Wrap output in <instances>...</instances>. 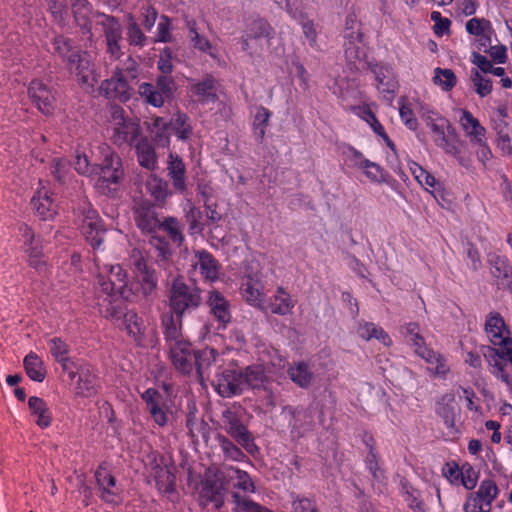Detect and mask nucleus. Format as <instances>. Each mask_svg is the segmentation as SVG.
I'll return each mask as SVG.
<instances>
[{"label":"nucleus","mask_w":512,"mask_h":512,"mask_svg":"<svg viewBox=\"0 0 512 512\" xmlns=\"http://www.w3.org/2000/svg\"><path fill=\"white\" fill-rule=\"evenodd\" d=\"M435 144L442 148L446 154L453 156L459 165L467 170L471 169L472 160L470 155L465 153L457 142L450 141L445 135L443 140H438Z\"/></svg>","instance_id":"nucleus-43"},{"label":"nucleus","mask_w":512,"mask_h":512,"mask_svg":"<svg viewBox=\"0 0 512 512\" xmlns=\"http://www.w3.org/2000/svg\"><path fill=\"white\" fill-rule=\"evenodd\" d=\"M224 429L234 438L248 453L254 454L258 448L254 442L252 435L242 424L238 416L227 410L223 413Z\"/></svg>","instance_id":"nucleus-14"},{"label":"nucleus","mask_w":512,"mask_h":512,"mask_svg":"<svg viewBox=\"0 0 512 512\" xmlns=\"http://www.w3.org/2000/svg\"><path fill=\"white\" fill-rule=\"evenodd\" d=\"M97 269L96 296L99 312L106 318H118L121 313V301L129 300L133 295V288L129 286L127 274L120 265L101 264L94 257Z\"/></svg>","instance_id":"nucleus-1"},{"label":"nucleus","mask_w":512,"mask_h":512,"mask_svg":"<svg viewBox=\"0 0 512 512\" xmlns=\"http://www.w3.org/2000/svg\"><path fill=\"white\" fill-rule=\"evenodd\" d=\"M256 354L260 363L248 366L243 373L245 389L265 388L276 369L285 367V360L269 343L259 341Z\"/></svg>","instance_id":"nucleus-2"},{"label":"nucleus","mask_w":512,"mask_h":512,"mask_svg":"<svg viewBox=\"0 0 512 512\" xmlns=\"http://www.w3.org/2000/svg\"><path fill=\"white\" fill-rule=\"evenodd\" d=\"M111 320L119 321L123 319L124 327L127 333L136 341H140L144 334V324L142 319L135 311H123V301H121V313L118 318H110Z\"/></svg>","instance_id":"nucleus-38"},{"label":"nucleus","mask_w":512,"mask_h":512,"mask_svg":"<svg viewBox=\"0 0 512 512\" xmlns=\"http://www.w3.org/2000/svg\"><path fill=\"white\" fill-rule=\"evenodd\" d=\"M484 330L489 342L498 347L496 354L503 360L512 363L511 331L499 312L488 313L485 319Z\"/></svg>","instance_id":"nucleus-4"},{"label":"nucleus","mask_w":512,"mask_h":512,"mask_svg":"<svg viewBox=\"0 0 512 512\" xmlns=\"http://www.w3.org/2000/svg\"><path fill=\"white\" fill-rule=\"evenodd\" d=\"M370 182L381 184L388 183L389 174L379 164L368 160L367 164L361 170Z\"/></svg>","instance_id":"nucleus-60"},{"label":"nucleus","mask_w":512,"mask_h":512,"mask_svg":"<svg viewBox=\"0 0 512 512\" xmlns=\"http://www.w3.org/2000/svg\"><path fill=\"white\" fill-rule=\"evenodd\" d=\"M457 82V76L451 69L436 67L433 70L432 83L442 92H450Z\"/></svg>","instance_id":"nucleus-49"},{"label":"nucleus","mask_w":512,"mask_h":512,"mask_svg":"<svg viewBox=\"0 0 512 512\" xmlns=\"http://www.w3.org/2000/svg\"><path fill=\"white\" fill-rule=\"evenodd\" d=\"M72 11L78 26L86 33H91L92 24L97 25L95 16L100 13H92L87 0H71Z\"/></svg>","instance_id":"nucleus-34"},{"label":"nucleus","mask_w":512,"mask_h":512,"mask_svg":"<svg viewBox=\"0 0 512 512\" xmlns=\"http://www.w3.org/2000/svg\"><path fill=\"white\" fill-rule=\"evenodd\" d=\"M154 423L160 427L168 424L170 414L167 411L164 396L154 388H149L141 395Z\"/></svg>","instance_id":"nucleus-19"},{"label":"nucleus","mask_w":512,"mask_h":512,"mask_svg":"<svg viewBox=\"0 0 512 512\" xmlns=\"http://www.w3.org/2000/svg\"><path fill=\"white\" fill-rule=\"evenodd\" d=\"M21 239L24 242V250L29 257L30 264L35 268H40L45 263L42 260V245L38 238H35L31 228L26 224L19 227Z\"/></svg>","instance_id":"nucleus-24"},{"label":"nucleus","mask_w":512,"mask_h":512,"mask_svg":"<svg viewBox=\"0 0 512 512\" xmlns=\"http://www.w3.org/2000/svg\"><path fill=\"white\" fill-rule=\"evenodd\" d=\"M189 38L195 49L208 54L218 65H225L220 49L213 45L205 36L200 35L194 25L189 28Z\"/></svg>","instance_id":"nucleus-33"},{"label":"nucleus","mask_w":512,"mask_h":512,"mask_svg":"<svg viewBox=\"0 0 512 512\" xmlns=\"http://www.w3.org/2000/svg\"><path fill=\"white\" fill-rule=\"evenodd\" d=\"M69 70L86 90L93 89L98 83L99 74L96 72L94 62L87 52H73L69 57Z\"/></svg>","instance_id":"nucleus-7"},{"label":"nucleus","mask_w":512,"mask_h":512,"mask_svg":"<svg viewBox=\"0 0 512 512\" xmlns=\"http://www.w3.org/2000/svg\"><path fill=\"white\" fill-rule=\"evenodd\" d=\"M161 325L168 344L184 339L182 335V317L174 312H167L162 316Z\"/></svg>","instance_id":"nucleus-39"},{"label":"nucleus","mask_w":512,"mask_h":512,"mask_svg":"<svg viewBox=\"0 0 512 512\" xmlns=\"http://www.w3.org/2000/svg\"><path fill=\"white\" fill-rule=\"evenodd\" d=\"M215 389L222 397H231L245 390L243 373L235 368H228L217 374Z\"/></svg>","instance_id":"nucleus-17"},{"label":"nucleus","mask_w":512,"mask_h":512,"mask_svg":"<svg viewBox=\"0 0 512 512\" xmlns=\"http://www.w3.org/2000/svg\"><path fill=\"white\" fill-rule=\"evenodd\" d=\"M372 71L377 81V89L386 98H392L397 89V82L391 67L382 64L373 66Z\"/></svg>","instance_id":"nucleus-29"},{"label":"nucleus","mask_w":512,"mask_h":512,"mask_svg":"<svg viewBox=\"0 0 512 512\" xmlns=\"http://www.w3.org/2000/svg\"><path fill=\"white\" fill-rule=\"evenodd\" d=\"M417 99H413L412 101H408L405 98H402L399 101V115L403 124L412 131L417 130L418 121L415 117V113H417L415 108V101Z\"/></svg>","instance_id":"nucleus-51"},{"label":"nucleus","mask_w":512,"mask_h":512,"mask_svg":"<svg viewBox=\"0 0 512 512\" xmlns=\"http://www.w3.org/2000/svg\"><path fill=\"white\" fill-rule=\"evenodd\" d=\"M290 379L300 387H308L312 381L313 374L309 371L308 365L299 362L291 366L288 370Z\"/></svg>","instance_id":"nucleus-55"},{"label":"nucleus","mask_w":512,"mask_h":512,"mask_svg":"<svg viewBox=\"0 0 512 512\" xmlns=\"http://www.w3.org/2000/svg\"><path fill=\"white\" fill-rule=\"evenodd\" d=\"M23 365L27 376L32 381H44L46 377V369L43 360L36 353H28L23 360Z\"/></svg>","instance_id":"nucleus-45"},{"label":"nucleus","mask_w":512,"mask_h":512,"mask_svg":"<svg viewBox=\"0 0 512 512\" xmlns=\"http://www.w3.org/2000/svg\"><path fill=\"white\" fill-rule=\"evenodd\" d=\"M168 345L169 356L175 368L182 373H190L194 368L195 360V352L191 343L186 339H181Z\"/></svg>","instance_id":"nucleus-16"},{"label":"nucleus","mask_w":512,"mask_h":512,"mask_svg":"<svg viewBox=\"0 0 512 512\" xmlns=\"http://www.w3.org/2000/svg\"><path fill=\"white\" fill-rule=\"evenodd\" d=\"M241 293L248 304L261 310H266L264 287L257 275L246 276L242 284Z\"/></svg>","instance_id":"nucleus-22"},{"label":"nucleus","mask_w":512,"mask_h":512,"mask_svg":"<svg viewBox=\"0 0 512 512\" xmlns=\"http://www.w3.org/2000/svg\"><path fill=\"white\" fill-rule=\"evenodd\" d=\"M415 108L417 114L425 122L427 127H429L434 142L436 143L438 140H443V137L446 135V130L450 128L449 121L433 107L421 100L415 101Z\"/></svg>","instance_id":"nucleus-12"},{"label":"nucleus","mask_w":512,"mask_h":512,"mask_svg":"<svg viewBox=\"0 0 512 512\" xmlns=\"http://www.w3.org/2000/svg\"><path fill=\"white\" fill-rule=\"evenodd\" d=\"M95 477L102 491V499L108 503H117L119 501V497L117 493L112 490V488L115 487L114 477L102 467L97 469Z\"/></svg>","instance_id":"nucleus-42"},{"label":"nucleus","mask_w":512,"mask_h":512,"mask_svg":"<svg viewBox=\"0 0 512 512\" xmlns=\"http://www.w3.org/2000/svg\"><path fill=\"white\" fill-rule=\"evenodd\" d=\"M95 163L93 185L97 190L106 193L110 184H118L124 175L121 158L106 143H101L91 150Z\"/></svg>","instance_id":"nucleus-3"},{"label":"nucleus","mask_w":512,"mask_h":512,"mask_svg":"<svg viewBox=\"0 0 512 512\" xmlns=\"http://www.w3.org/2000/svg\"><path fill=\"white\" fill-rule=\"evenodd\" d=\"M28 94L41 112L44 114L51 113L54 97L44 83L39 80H33L29 85Z\"/></svg>","instance_id":"nucleus-28"},{"label":"nucleus","mask_w":512,"mask_h":512,"mask_svg":"<svg viewBox=\"0 0 512 512\" xmlns=\"http://www.w3.org/2000/svg\"><path fill=\"white\" fill-rule=\"evenodd\" d=\"M31 204L36 214L43 220H50L57 214V204L47 183L39 182Z\"/></svg>","instance_id":"nucleus-20"},{"label":"nucleus","mask_w":512,"mask_h":512,"mask_svg":"<svg viewBox=\"0 0 512 512\" xmlns=\"http://www.w3.org/2000/svg\"><path fill=\"white\" fill-rule=\"evenodd\" d=\"M273 36V28L264 19H256L248 24L245 35L242 38V50L249 55L257 53L256 44L259 39H270Z\"/></svg>","instance_id":"nucleus-18"},{"label":"nucleus","mask_w":512,"mask_h":512,"mask_svg":"<svg viewBox=\"0 0 512 512\" xmlns=\"http://www.w3.org/2000/svg\"><path fill=\"white\" fill-rule=\"evenodd\" d=\"M342 155L349 167L359 170H362L369 160L361 151L351 145H346L342 148Z\"/></svg>","instance_id":"nucleus-58"},{"label":"nucleus","mask_w":512,"mask_h":512,"mask_svg":"<svg viewBox=\"0 0 512 512\" xmlns=\"http://www.w3.org/2000/svg\"><path fill=\"white\" fill-rule=\"evenodd\" d=\"M408 168L414 179L418 184L424 188L425 191L432 194L435 198L443 192V185L431 173L426 171L415 161L408 162Z\"/></svg>","instance_id":"nucleus-26"},{"label":"nucleus","mask_w":512,"mask_h":512,"mask_svg":"<svg viewBox=\"0 0 512 512\" xmlns=\"http://www.w3.org/2000/svg\"><path fill=\"white\" fill-rule=\"evenodd\" d=\"M217 361L218 354L213 348H206L198 353H195L194 366L197 368L199 377L203 378L205 369Z\"/></svg>","instance_id":"nucleus-57"},{"label":"nucleus","mask_w":512,"mask_h":512,"mask_svg":"<svg viewBox=\"0 0 512 512\" xmlns=\"http://www.w3.org/2000/svg\"><path fill=\"white\" fill-rule=\"evenodd\" d=\"M174 466L160 462H155L151 467L150 476L154 478L156 486L161 493H171L175 488Z\"/></svg>","instance_id":"nucleus-25"},{"label":"nucleus","mask_w":512,"mask_h":512,"mask_svg":"<svg viewBox=\"0 0 512 512\" xmlns=\"http://www.w3.org/2000/svg\"><path fill=\"white\" fill-rule=\"evenodd\" d=\"M421 358L427 363L428 370L436 376L444 377L450 370L446 359L432 349L422 351Z\"/></svg>","instance_id":"nucleus-48"},{"label":"nucleus","mask_w":512,"mask_h":512,"mask_svg":"<svg viewBox=\"0 0 512 512\" xmlns=\"http://www.w3.org/2000/svg\"><path fill=\"white\" fill-rule=\"evenodd\" d=\"M81 232L93 249H99L104 241L106 229L97 211L89 203L81 208Z\"/></svg>","instance_id":"nucleus-8"},{"label":"nucleus","mask_w":512,"mask_h":512,"mask_svg":"<svg viewBox=\"0 0 512 512\" xmlns=\"http://www.w3.org/2000/svg\"><path fill=\"white\" fill-rule=\"evenodd\" d=\"M344 47L345 57L352 68L360 69L365 65L366 47L363 39L345 41Z\"/></svg>","instance_id":"nucleus-41"},{"label":"nucleus","mask_w":512,"mask_h":512,"mask_svg":"<svg viewBox=\"0 0 512 512\" xmlns=\"http://www.w3.org/2000/svg\"><path fill=\"white\" fill-rule=\"evenodd\" d=\"M48 345L50 349V353L53 358L61 365V367L68 371V346L67 344L59 337H53L48 340Z\"/></svg>","instance_id":"nucleus-52"},{"label":"nucleus","mask_w":512,"mask_h":512,"mask_svg":"<svg viewBox=\"0 0 512 512\" xmlns=\"http://www.w3.org/2000/svg\"><path fill=\"white\" fill-rule=\"evenodd\" d=\"M200 303L201 297L197 288L189 287L180 278L173 281L169 296L171 312L183 317L186 310L196 308Z\"/></svg>","instance_id":"nucleus-6"},{"label":"nucleus","mask_w":512,"mask_h":512,"mask_svg":"<svg viewBox=\"0 0 512 512\" xmlns=\"http://www.w3.org/2000/svg\"><path fill=\"white\" fill-rule=\"evenodd\" d=\"M136 153L139 164L149 170L157 167V157L155 149L147 139H141L136 144Z\"/></svg>","instance_id":"nucleus-47"},{"label":"nucleus","mask_w":512,"mask_h":512,"mask_svg":"<svg viewBox=\"0 0 512 512\" xmlns=\"http://www.w3.org/2000/svg\"><path fill=\"white\" fill-rule=\"evenodd\" d=\"M78 395L83 397H90L95 392V376L88 370H82L79 376V381L76 387Z\"/></svg>","instance_id":"nucleus-63"},{"label":"nucleus","mask_w":512,"mask_h":512,"mask_svg":"<svg viewBox=\"0 0 512 512\" xmlns=\"http://www.w3.org/2000/svg\"><path fill=\"white\" fill-rule=\"evenodd\" d=\"M146 189L156 201H163L169 195L167 183L155 175L148 177Z\"/></svg>","instance_id":"nucleus-56"},{"label":"nucleus","mask_w":512,"mask_h":512,"mask_svg":"<svg viewBox=\"0 0 512 512\" xmlns=\"http://www.w3.org/2000/svg\"><path fill=\"white\" fill-rule=\"evenodd\" d=\"M28 407L38 427L45 429L52 423V413L47 403L37 396L28 399Z\"/></svg>","instance_id":"nucleus-37"},{"label":"nucleus","mask_w":512,"mask_h":512,"mask_svg":"<svg viewBox=\"0 0 512 512\" xmlns=\"http://www.w3.org/2000/svg\"><path fill=\"white\" fill-rule=\"evenodd\" d=\"M356 114L370 126L373 132L378 135L392 151L396 150L395 144L385 132L383 125L378 121L375 114L368 107H358Z\"/></svg>","instance_id":"nucleus-40"},{"label":"nucleus","mask_w":512,"mask_h":512,"mask_svg":"<svg viewBox=\"0 0 512 512\" xmlns=\"http://www.w3.org/2000/svg\"><path fill=\"white\" fill-rule=\"evenodd\" d=\"M97 25L103 29V33L107 44V53L113 59H119L122 55L121 40L122 27L119 21L108 15L95 16Z\"/></svg>","instance_id":"nucleus-13"},{"label":"nucleus","mask_w":512,"mask_h":512,"mask_svg":"<svg viewBox=\"0 0 512 512\" xmlns=\"http://www.w3.org/2000/svg\"><path fill=\"white\" fill-rule=\"evenodd\" d=\"M183 210L185 212L187 222L189 223L190 231L192 233L201 232V212L193 205L190 200H186L183 203Z\"/></svg>","instance_id":"nucleus-62"},{"label":"nucleus","mask_w":512,"mask_h":512,"mask_svg":"<svg viewBox=\"0 0 512 512\" xmlns=\"http://www.w3.org/2000/svg\"><path fill=\"white\" fill-rule=\"evenodd\" d=\"M226 473L235 488L241 489L245 493L255 492V485L247 472L235 467H229L226 469Z\"/></svg>","instance_id":"nucleus-50"},{"label":"nucleus","mask_w":512,"mask_h":512,"mask_svg":"<svg viewBox=\"0 0 512 512\" xmlns=\"http://www.w3.org/2000/svg\"><path fill=\"white\" fill-rule=\"evenodd\" d=\"M192 266L205 280L215 282L219 278L220 265L212 254L205 250L195 251Z\"/></svg>","instance_id":"nucleus-23"},{"label":"nucleus","mask_w":512,"mask_h":512,"mask_svg":"<svg viewBox=\"0 0 512 512\" xmlns=\"http://www.w3.org/2000/svg\"><path fill=\"white\" fill-rule=\"evenodd\" d=\"M295 301L283 287H278L270 300L266 301V310L273 314L285 316L292 312Z\"/></svg>","instance_id":"nucleus-30"},{"label":"nucleus","mask_w":512,"mask_h":512,"mask_svg":"<svg viewBox=\"0 0 512 512\" xmlns=\"http://www.w3.org/2000/svg\"><path fill=\"white\" fill-rule=\"evenodd\" d=\"M193 93L202 102H209L215 99V81L212 78H206L192 86Z\"/></svg>","instance_id":"nucleus-59"},{"label":"nucleus","mask_w":512,"mask_h":512,"mask_svg":"<svg viewBox=\"0 0 512 512\" xmlns=\"http://www.w3.org/2000/svg\"><path fill=\"white\" fill-rule=\"evenodd\" d=\"M232 497L235 503V512H273L238 493H234Z\"/></svg>","instance_id":"nucleus-64"},{"label":"nucleus","mask_w":512,"mask_h":512,"mask_svg":"<svg viewBox=\"0 0 512 512\" xmlns=\"http://www.w3.org/2000/svg\"><path fill=\"white\" fill-rule=\"evenodd\" d=\"M175 84L170 76H159L156 84L142 83L139 94L147 103L154 107H161L165 100L172 97Z\"/></svg>","instance_id":"nucleus-11"},{"label":"nucleus","mask_w":512,"mask_h":512,"mask_svg":"<svg viewBox=\"0 0 512 512\" xmlns=\"http://www.w3.org/2000/svg\"><path fill=\"white\" fill-rule=\"evenodd\" d=\"M129 263L141 292L146 296L150 295L155 290L158 282L155 270L147 266L142 252L138 249L131 251Z\"/></svg>","instance_id":"nucleus-10"},{"label":"nucleus","mask_w":512,"mask_h":512,"mask_svg":"<svg viewBox=\"0 0 512 512\" xmlns=\"http://www.w3.org/2000/svg\"><path fill=\"white\" fill-rule=\"evenodd\" d=\"M195 491L198 501L202 506L209 504H212L215 508L222 506L224 498L223 487L215 477L205 475L196 485Z\"/></svg>","instance_id":"nucleus-15"},{"label":"nucleus","mask_w":512,"mask_h":512,"mask_svg":"<svg viewBox=\"0 0 512 512\" xmlns=\"http://www.w3.org/2000/svg\"><path fill=\"white\" fill-rule=\"evenodd\" d=\"M134 215L136 225L143 233H153L160 226L153 207L148 204L138 205Z\"/></svg>","instance_id":"nucleus-35"},{"label":"nucleus","mask_w":512,"mask_h":512,"mask_svg":"<svg viewBox=\"0 0 512 512\" xmlns=\"http://www.w3.org/2000/svg\"><path fill=\"white\" fill-rule=\"evenodd\" d=\"M283 415H288L290 432L293 437L300 438L312 427V417L305 409L285 406L282 409Z\"/></svg>","instance_id":"nucleus-21"},{"label":"nucleus","mask_w":512,"mask_h":512,"mask_svg":"<svg viewBox=\"0 0 512 512\" xmlns=\"http://www.w3.org/2000/svg\"><path fill=\"white\" fill-rule=\"evenodd\" d=\"M207 304L214 318L223 328L226 327L231 320L228 300L217 290H211L208 294Z\"/></svg>","instance_id":"nucleus-27"},{"label":"nucleus","mask_w":512,"mask_h":512,"mask_svg":"<svg viewBox=\"0 0 512 512\" xmlns=\"http://www.w3.org/2000/svg\"><path fill=\"white\" fill-rule=\"evenodd\" d=\"M111 138L117 145L132 143L140 134L139 125L127 118L123 109L111 107L109 127Z\"/></svg>","instance_id":"nucleus-5"},{"label":"nucleus","mask_w":512,"mask_h":512,"mask_svg":"<svg viewBox=\"0 0 512 512\" xmlns=\"http://www.w3.org/2000/svg\"><path fill=\"white\" fill-rule=\"evenodd\" d=\"M459 124L470 142H480L481 139L486 137V129L482 126L479 120L473 116L468 110H459Z\"/></svg>","instance_id":"nucleus-31"},{"label":"nucleus","mask_w":512,"mask_h":512,"mask_svg":"<svg viewBox=\"0 0 512 512\" xmlns=\"http://www.w3.org/2000/svg\"><path fill=\"white\" fill-rule=\"evenodd\" d=\"M101 89L107 97L120 101H126L130 96L129 85L121 73H116L111 79L104 81Z\"/></svg>","instance_id":"nucleus-36"},{"label":"nucleus","mask_w":512,"mask_h":512,"mask_svg":"<svg viewBox=\"0 0 512 512\" xmlns=\"http://www.w3.org/2000/svg\"><path fill=\"white\" fill-rule=\"evenodd\" d=\"M471 81L475 92L481 98L488 96L492 92V81L491 79L480 73L478 70L471 71Z\"/></svg>","instance_id":"nucleus-61"},{"label":"nucleus","mask_w":512,"mask_h":512,"mask_svg":"<svg viewBox=\"0 0 512 512\" xmlns=\"http://www.w3.org/2000/svg\"><path fill=\"white\" fill-rule=\"evenodd\" d=\"M171 131L181 141H187L191 138L193 133V127L189 117L180 111H177L172 115L170 119Z\"/></svg>","instance_id":"nucleus-46"},{"label":"nucleus","mask_w":512,"mask_h":512,"mask_svg":"<svg viewBox=\"0 0 512 512\" xmlns=\"http://www.w3.org/2000/svg\"><path fill=\"white\" fill-rule=\"evenodd\" d=\"M167 171L175 190L184 193L186 191V167L183 160L178 155L173 153L169 154Z\"/></svg>","instance_id":"nucleus-32"},{"label":"nucleus","mask_w":512,"mask_h":512,"mask_svg":"<svg viewBox=\"0 0 512 512\" xmlns=\"http://www.w3.org/2000/svg\"><path fill=\"white\" fill-rule=\"evenodd\" d=\"M496 146L504 156L512 157V128L507 124H499L496 127Z\"/></svg>","instance_id":"nucleus-54"},{"label":"nucleus","mask_w":512,"mask_h":512,"mask_svg":"<svg viewBox=\"0 0 512 512\" xmlns=\"http://www.w3.org/2000/svg\"><path fill=\"white\" fill-rule=\"evenodd\" d=\"M357 334L364 340L376 339L385 346L392 344L391 338L382 327L371 322H360L357 327Z\"/></svg>","instance_id":"nucleus-44"},{"label":"nucleus","mask_w":512,"mask_h":512,"mask_svg":"<svg viewBox=\"0 0 512 512\" xmlns=\"http://www.w3.org/2000/svg\"><path fill=\"white\" fill-rule=\"evenodd\" d=\"M151 133L159 146H168L171 134L170 121L167 122L161 117H156L151 126Z\"/></svg>","instance_id":"nucleus-53"},{"label":"nucleus","mask_w":512,"mask_h":512,"mask_svg":"<svg viewBox=\"0 0 512 512\" xmlns=\"http://www.w3.org/2000/svg\"><path fill=\"white\" fill-rule=\"evenodd\" d=\"M498 493L499 490L494 481L484 480L478 490L466 498L463 510L465 512H490Z\"/></svg>","instance_id":"nucleus-9"}]
</instances>
